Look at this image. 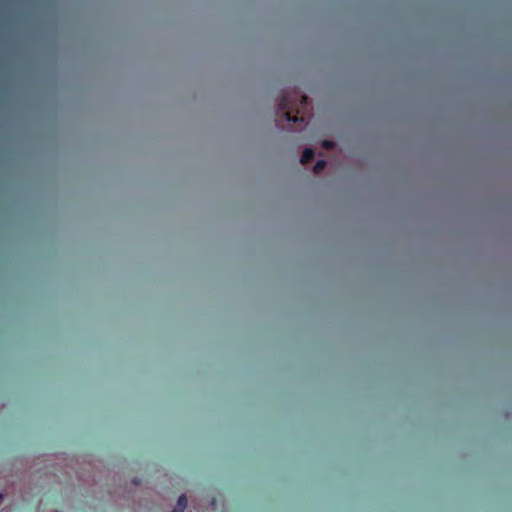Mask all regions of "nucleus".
<instances>
[{"label":"nucleus","mask_w":512,"mask_h":512,"mask_svg":"<svg viewBox=\"0 0 512 512\" xmlns=\"http://www.w3.org/2000/svg\"><path fill=\"white\" fill-rule=\"evenodd\" d=\"M279 110L282 111V116L287 122H297L298 120L304 121L303 117H298L299 110L297 104H294L290 95H283L278 103Z\"/></svg>","instance_id":"1"},{"label":"nucleus","mask_w":512,"mask_h":512,"mask_svg":"<svg viewBox=\"0 0 512 512\" xmlns=\"http://www.w3.org/2000/svg\"><path fill=\"white\" fill-rule=\"evenodd\" d=\"M314 155H315V153H314L313 149H311V148H306V149L302 152L301 159H300L301 163H302V164H307V163H309L310 161H312V160H313Z\"/></svg>","instance_id":"2"},{"label":"nucleus","mask_w":512,"mask_h":512,"mask_svg":"<svg viewBox=\"0 0 512 512\" xmlns=\"http://www.w3.org/2000/svg\"><path fill=\"white\" fill-rule=\"evenodd\" d=\"M326 165L327 163L325 160H318L313 166V171L317 174L321 173L326 167Z\"/></svg>","instance_id":"3"},{"label":"nucleus","mask_w":512,"mask_h":512,"mask_svg":"<svg viewBox=\"0 0 512 512\" xmlns=\"http://www.w3.org/2000/svg\"><path fill=\"white\" fill-rule=\"evenodd\" d=\"M187 506V498L185 495L179 496L177 500V506L176 508L181 509L182 512H184L185 508Z\"/></svg>","instance_id":"4"},{"label":"nucleus","mask_w":512,"mask_h":512,"mask_svg":"<svg viewBox=\"0 0 512 512\" xmlns=\"http://www.w3.org/2000/svg\"><path fill=\"white\" fill-rule=\"evenodd\" d=\"M322 147L325 149H333L335 147V143L331 140H324L322 142Z\"/></svg>","instance_id":"5"},{"label":"nucleus","mask_w":512,"mask_h":512,"mask_svg":"<svg viewBox=\"0 0 512 512\" xmlns=\"http://www.w3.org/2000/svg\"><path fill=\"white\" fill-rule=\"evenodd\" d=\"M308 97L306 95L301 96V105L305 106L307 104Z\"/></svg>","instance_id":"6"},{"label":"nucleus","mask_w":512,"mask_h":512,"mask_svg":"<svg viewBox=\"0 0 512 512\" xmlns=\"http://www.w3.org/2000/svg\"><path fill=\"white\" fill-rule=\"evenodd\" d=\"M171 512H182L181 509H178V508H174Z\"/></svg>","instance_id":"7"},{"label":"nucleus","mask_w":512,"mask_h":512,"mask_svg":"<svg viewBox=\"0 0 512 512\" xmlns=\"http://www.w3.org/2000/svg\"><path fill=\"white\" fill-rule=\"evenodd\" d=\"M2 498V495L0 494V499Z\"/></svg>","instance_id":"8"}]
</instances>
